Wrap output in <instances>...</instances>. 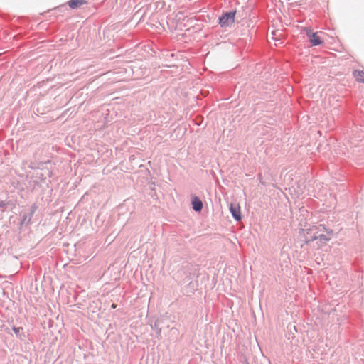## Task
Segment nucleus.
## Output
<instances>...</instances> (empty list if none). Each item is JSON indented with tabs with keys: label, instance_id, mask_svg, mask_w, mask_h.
<instances>
[{
	"label": "nucleus",
	"instance_id": "nucleus-1",
	"mask_svg": "<svg viewBox=\"0 0 364 364\" xmlns=\"http://www.w3.org/2000/svg\"><path fill=\"white\" fill-rule=\"evenodd\" d=\"M47 173L46 171L42 172H37L35 174L36 180L33 181V183L36 186L38 187H42L43 185L45 186V187L48 188L50 183H51L50 180L47 179Z\"/></svg>",
	"mask_w": 364,
	"mask_h": 364
},
{
	"label": "nucleus",
	"instance_id": "nucleus-2",
	"mask_svg": "<svg viewBox=\"0 0 364 364\" xmlns=\"http://www.w3.org/2000/svg\"><path fill=\"white\" fill-rule=\"evenodd\" d=\"M37 208H38L37 205L36 203H33L30 207L28 213H25L23 215H21V220L19 223L21 227H22L24 224H26V225L31 224L32 217L33 216V214L36 211Z\"/></svg>",
	"mask_w": 364,
	"mask_h": 364
},
{
	"label": "nucleus",
	"instance_id": "nucleus-3",
	"mask_svg": "<svg viewBox=\"0 0 364 364\" xmlns=\"http://www.w3.org/2000/svg\"><path fill=\"white\" fill-rule=\"evenodd\" d=\"M51 161L50 160H48L46 162H39V163H35V162H33V161H31L28 165V167L31 169H41L43 171H46L48 176L49 178H50L52 176V171L48 168L47 167H44V166L47 164H50Z\"/></svg>",
	"mask_w": 364,
	"mask_h": 364
},
{
	"label": "nucleus",
	"instance_id": "nucleus-4",
	"mask_svg": "<svg viewBox=\"0 0 364 364\" xmlns=\"http://www.w3.org/2000/svg\"><path fill=\"white\" fill-rule=\"evenodd\" d=\"M191 203L192 205V209L196 213H200L203 208V204L200 198L196 196L191 195Z\"/></svg>",
	"mask_w": 364,
	"mask_h": 364
},
{
	"label": "nucleus",
	"instance_id": "nucleus-5",
	"mask_svg": "<svg viewBox=\"0 0 364 364\" xmlns=\"http://www.w3.org/2000/svg\"><path fill=\"white\" fill-rule=\"evenodd\" d=\"M307 36L309 37V41L312 46H318L322 43V41L318 35V33H314L309 28H304Z\"/></svg>",
	"mask_w": 364,
	"mask_h": 364
},
{
	"label": "nucleus",
	"instance_id": "nucleus-6",
	"mask_svg": "<svg viewBox=\"0 0 364 364\" xmlns=\"http://www.w3.org/2000/svg\"><path fill=\"white\" fill-rule=\"evenodd\" d=\"M162 324H163V319H160V318L156 319L154 323H151L150 324L151 329L156 332V333L157 334V337L159 338L161 337V328L160 327V326Z\"/></svg>",
	"mask_w": 364,
	"mask_h": 364
},
{
	"label": "nucleus",
	"instance_id": "nucleus-7",
	"mask_svg": "<svg viewBox=\"0 0 364 364\" xmlns=\"http://www.w3.org/2000/svg\"><path fill=\"white\" fill-rule=\"evenodd\" d=\"M230 210L231 211V213L234 218L239 221L241 220V212H240V207L239 205H231V207L230 208Z\"/></svg>",
	"mask_w": 364,
	"mask_h": 364
},
{
	"label": "nucleus",
	"instance_id": "nucleus-8",
	"mask_svg": "<svg viewBox=\"0 0 364 364\" xmlns=\"http://www.w3.org/2000/svg\"><path fill=\"white\" fill-rule=\"evenodd\" d=\"M87 3L85 0H69L67 4L71 9H77Z\"/></svg>",
	"mask_w": 364,
	"mask_h": 364
},
{
	"label": "nucleus",
	"instance_id": "nucleus-9",
	"mask_svg": "<svg viewBox=\"0 0 364 364\" xmlns=\"http://www.w3.org/2000/svg\"><path fill=\"white\" fill-rule=\"evenodd\" d=\"M12 331L15 333L16 336L20 339L21 341H25L26 338V334L23 331L22 327H16L15 326H12Z\"/></svg>",
	"mask_w": 364,
	"mask_h": 364
},
{
	"label": "nucleus",
	"instance_id": "nucleus-10",
	"mask_svg": "<svg viewBox=\"0 0 364 364\" xmlns=\"http://www.w3.org/2000/svg\"><path fill=\"white\" fill-rule=\"evenodd\" d=\"M218 23L221 28L228 26V11H223L222 15L218 18Z\"/></svg>",
	"mask_w": 364,
	"mask_h": 364
},
{
	"label": "nucleus",
	"instance_id": "nucleus-11",
	"mask_svg": "<svg viewBox=\"0 0 364 364\" xmlns=\"http://www.w3.org/2000/svg\"><path fill=\"white\" fill-rule=\"evenodd\" d=\"M353 77L359 82L364 83V71L360 70H355L353 73Z\"/></svg>",
	"mask_w": 364,
	"mask_h": 364
},
{
	"label": "nucleus",
	"instance_id": "nucleus-12",
	"mask_svg": "<svg viewBox=\"0 0 364 364\" xmlns=\"http://www.w3.org/2000/svg\"><path fill=\"white\" fill-rule=\"evenodd\" d=\"M224 33H225V31H223L221 32V33L220 31H218V33L216 34V36H218V35L220 36V38L217 37L218 40H220V38H221V41L217 43L218 45H220L223 43H226V41L223 40V38H225V37L227 36V34H225Z\"/></svg>",
	"mask_w": 364,
	"mask_h": 364
},
{
	"label": "nucleus",
	"instance_id": "nucleus-13",
	"mask_svg": "<svg viewBox=\"0 0 364 364\" xmlns=\"http://www.w3.org/2000/svg\"><path fill=\"white\" fill-rule=\"evenodd\" d=\"M219 190L221 191V193L223 194L224 200L228 203V199L226 198V194H224V191H225V188L223 187L222 186H219Z\"/></svg>",
	"mask_w": 364,
	"mask_h": 364
},
{
	"label": "nucleus",
	"instance_id": "nucleus-14",
	"mask_svg": "<svg viewBox=\"0 0 364 364\" xmlns=\"http://www.w3.org/2000/svg\"><path fill=\"white\" fill-rule=\"evenodd\" d=\"M7 205H8V203H6L4 200L0 201V208H5L7 207Z\"/></svg>",
	"mask_w": 364,
	"mask_h": 364
},
{
	"label": "nucleus",
	"instance_id": "nucleus-15",
	"mask_svg": "<svg viewBox=\"0 0 364 364\" xmlns=\"http://www.w3.org/2000/svg\"><path fill=\"white\" fill-rule=\"evenodd\" d=\"M276 31H272V36H270V38L272 39V40H277V37H276Z\"/></svg>",
	"mask_w": 364,
	"mask_h": 364
},
{
	"label": "nucleus",
	"instance_id": "nucleus-16",
	"mask_svg": "<svg viewBox=\"0 0 364 364\" xmlns=\"http://www.w3.org/2000/svg\"><path fill=\"white\" fill-rule=\"evenodd\" d=\"M235 15V11H234V12H229V14H228L229 19L233 18Z\"/></svg>",
	"mask_w": 364,
	"mask_h": 364
},
{
	"label": "nucleus",
	"instance_id": "nucleus-17",
	"mask_svg": "<svg viewBox=\"0 0 364 364\" xmlns=\"http://www.w3.org/2000/svg\"><path fill=\"white\" fill-rule=\"evenodd\" d=\"M117 304H112V306H111V308H112V309H116V308H117Z\"/></svg>",
	"mask_w": 364,
	"mask_h": 364
},
{
	"label": "nucleus",
	"instance_id": "nucleus-18",
	"mask_svg": "<svg viewBox=\"0 0 364 364\" xmlns=\"http://www.w3.org/2000/svg\"><path fill=\"white\" fill-rule=\"evenodd\" d=\"M223 183H225V185H226V184H227V183H226V182H225V179H224L223 178Z\"/></svg>",
	"mask_w": 364,
	"mask_h": 364
},
{
	"label": "nucleus",
	"instance_id": "nucleus-19",
	"mask_svg": "<svg viewBox=\"0 0 364 364\" xmlns=\"http://www.w3.org/2000/svg\"><path fill=\"white\" fill-rule=\"evenodd\" d=\"M63 7H65V6H64V5H61V6L59 7V10L60 9V8H63Z\"/></svg>",
	"mask_w": 364,
	"mask_h": 364
},
{
	"label": "nucleus",
	"instance_id": "nucleus-20",
	"mask_svg": "<svg viewBox=\"0 0 364 364\" xmlns=\"http://www.w3.org/2000/svg\"><path fill=\"white\" fill-rule=\"evenodd\" d=\"M225 342V337H223V343H224Z\"/></svg>",
	"mask_w": 364,
	"mask_h": 364
},
{
	"label": "nucleus",
	"instance_id": "nucleus-21",
	"mask_svg": "<svg viewBox=\"0 0 364 364\" xmlns=\"http://www.w3.org/2000/svg\"><path fill=\"white\" fill-rule=\"evenodd\" d=\"M228 358V354L225 355V358L226 359Z\"/></svg>",
	"mask_w": 364,
	"mask_h": 364
}]
</instances>
